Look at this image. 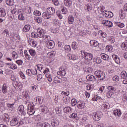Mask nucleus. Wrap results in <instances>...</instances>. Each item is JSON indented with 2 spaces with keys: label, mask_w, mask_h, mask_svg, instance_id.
<instances>
[{
  "label": "nucleus",
  "mask_w": 127,
  "mask_h": 127,
  "mask_svg": "<svg viewBox=\"0 0 127 127\" xmlns=\"http://www.w3.org/2000/svg\"><path fill=\"white\" fill-rule=\"evenodd\" d=\"M95 75H96V78H98V80L103 81L106 79V74L105 72L101 70H97L95 72Z\"/></svg>",
  "instance_id": "nucleus-1"
},
{
  "label": "nucleus",
  "mask_w": 127,
  "mask_h": 127,
  "mask_svg": "<svg viewBox=\"0 0 127 127\" xmlns=\"http://www.w3.org/2000/svg\"><path fill=\"white\" fill-rule=\"evenodd\" d=\"M31 36L34 37V38H37L38 37L41 38L44 36V32H43V30H38L37 32H33L31 34Z\"/></svg>",
  "instance_id": "nucleus-2"
},
{
  "label": "nucleus",
  "mask_w": 127,
  "mask_h": 127,
  "mask_svg": "<svg viewBox=\"0 0 127 127\" xmlns=\"http://www.w3.org/2000/svg\"><path fill=\"white\" fill-rule=\"evenodd\" d=\"M46 46L49 49H53L55 46V43L52 40H47L46 42Z\"/></svg>",
  "instance_id": "nucleus-3"
},
{
  "label": "nucleus",
  "mask_w": 127,
  "mask_h": 127,
  "mask_svg": "<svg viewBox=\"0 0 127 127\" xmlns=\"http://www.w3.org/2000/svg\"><path fill=\"white\" fill-rule=\"evenodd\" d=\"M84 54V59L87 60V61H91L93 60V54L92 53H88L87 52H83Z\"/></svg>",
  "instance_id": "nucleus-4"
},
{
  "label": "nucleus",
  "mask_w": 127,
  "mask_h": 127,
  "mask_svg": "<svg viewBox=\"0 0 127 127\" xmlns=\"http://www.w3.org/2000/svg\"><path fill=\"white\" fill-rule=\"evenodd\" d=\"M27 113L28 114V115H29V116L34 115V113H35L34 107L33 106H31L30 107H29L27 109Z\"/></svg>",
  "instance_id": "nucleus-5"
},
{
  "label": "nucleus",
  "mask_w": 127,
  "mask_h": 127,
  "mask_svg": "<svg viewBox=\"0 0 127 127\" xmlns=\"http://www.w3.org/2000/svg\"><path fill=\"white\" fill-rule=\"evenodd\" d=\"M103 14L104 16L108 17V18H112L114 16V13L110 11L104 10Z\"/></svg>",
  "instance_id": "nucleus-6"
},
{
  "label": "nucleus",
  "mask_w": 127,
  "mask_h": 127,
  "mask_svg": "<svg viewBox=\"0 0 127 127\" xmlns=\"http://www.w3.org/2000/svg\"><path fill=\"white\" fill-rule=\"evenodd\" d=\"M17 125H18V118H13L10 122V126L11 127H15Z\"/></svg>",
  "instance_id": "nucleus-7"
},
{
  "label": "nucleus",
  "mask_w": 127,
  "mask_h": 127,
  "mask_svg": "<svg viewBox=\"0 0 127 127\" xmlns=\"http://www.w3.org/2000/svg\"><path fill=\"white\" fill-rule=\"evenodd\" d=\"M102 24L103 25L108 26V27H112L113 26V23L111 22V21L107 20H103V21H102Z\"/></svg>",
  "instance_id": "nucleus-8"
},
{
  "label": "nucleus",
  "mask_w": 127,
  "mask_h": 127,
  "mask_svg": "<svg viewBox=\"0 0 127 127\" xmlns=\"http://www.w3.org/2000/svg\"><path fill=\"white\" fill-rule=\"evenodd\" d=\"M47 12L49 14L50 16L53 15L55 13V8L54 7H50L47 9Z\"/></svg>",
  "instance_id": "nucleus-9"
},
{
  "label": "nucleus",
  "mask_w": 127,
  "mask_h": 127,
  "mask_svg": "<svg viewBox=\"0 0 127 127\" xmlns=\"http://www.w3.org/2000/svg\"><path fill=\"white\" fill-rule=\"evenodd\" d=\"M18 111L20 112V114H22L23 116H25L26 115V112L24 110V106L23 105H20L18 107Z\"/></svg>",
  "instance_id": "nucleus-10"
},
{
  "label": "nucleus",
  "mask_w": 127,
  "mask_h": 127,
  "mask_svg": "<svg viewBox=\"0 0 127 127\" xmlns=\"http://www.w3.org/2000/svg\"><path fill=\"white\" fill-rule=\"evenodd\" d=\"M42 16L45 19H49L51 17V16L48 13V12H44L42 13Z\"/></svg>",
  "instance_id": "nucleus-11"
},
{
  "label": "nucleus",
  "mask_w": 127,
  "mask_h": 127,
  "mask_svg": "<svg viewBox=\"0 0 127 127\" xmlns=\"http://www.w3.org/2000/svg\"><path fill=\"white\" fill-rule=\"evenodd\" d=\"M31 27V26H30V25L29 24L25 25L22 29L23 32L24 33L28 32V31L30 30Z\"/></svg>",
  "instance_id": "nucleus-12"
},
{
  "label": "nucleus",
  "mask_w": 127,
  "mask_h": 127,
  "mask_svg": "<svg viewBox=\"0 0 127 127\" xmlns=\"http://www.w3.org/2000/svg\"><path fill=\"white\" fill-rule=\"evenodd\" d=\"M83 69L84 72H86L87 73H92L93 72V68L92 67H89V66H83Z\"/></svg>",
  "instance_id": "nucleus-13"
},
{
  "label": "nucleus",
  "mask_w": 127,
  "mask_h": 127,
  "mask_svg": "<svg viewBox=\"0 0 127 127\" xmlns=\"http://www.w3.org/2000/svg\"><path fill=\"white\" fill-rule=\"evenodd\" d=\"M112 58L114 59V60H115L117 64H120V63H121V60L120 59V58L118 56L116 55H113L112 56Z\"/></svg>",
  "instance_id": "nucleus-14"
},
{
  "label": "nucleus",
  "mask_w": 127,
  "mask_h": 127,
  "mask_svg": "<svg viewBox=\"0 0 127 127\" xmlns=\"http://www.w3.org/2000/svg\"><path fill=\"white\" fill-rule=\"evenodd\" d=\"M51 125H52V127H57L59 126V121H58L57 119H53L52 121Z\"/></svg>",
  "instance_id": "nucleus-15"
},
{
  "label": "nucleus",
  "mask_w": 127,
  "mask_h": 127,
  "mask_svg": "<svg viewBox=\"0 0 127 127\" xmlns=\"http://www.w3.org/2000/svg\"><path fill=\"white\" fill-rule=\"evenodd\" d=\"M70 119H74L76 121L79 120V117H78V114L76 113H73L69 116Z\"/></svg>",
  "instance_id": "nucleus-16"
},
{
  "label": "nucleus",
  "mask_w": 127,
  "mask_h": 127,
  "mask_svg": "<svg viewBox=\"0 0 127 127\" xmlns=\"http://www.w3.org/2000/svg\"><path fill=\"white\" fill-rule=\"evenodd\" d=\"M101 58L103 59V60H105L106 61H108V60L110 59V57L109 56V55L106 54H104V53L101 54Z\"/></svg>",
  "instance_id": "nucleus-17"
},
{
  "label": "nucleus",
  "mask_w": 127,
  "mask_h": 127,
  "mask_svg": "<svg viewBox=\"0 0 127 127\" xmlns=\"http://www.w3.org/2000/svg\"><path fill=\"white\" fill-rule=\"evenodd\" d=\"M90 43L92 47H97V46L99 45V43H98V42H96V41L94 40H91L90 41Z\"/></svg>",
  "instance_id": "nucleus-18"
},
{
  "label": "nucleus",
  "mask_w": 127,
  "mask_h": 127,
  "mask_svg": "<svg viewBox=\"0 0 127 127\" xmlns=\"http://www.w3.org/2000/svg\"><path fill=\"white\" fill-rule=\"evenodd\" d=\"M5 10L3 8H0V17H4L5 16Z\"/></svg>",
  "instance_id": "nucleus-19"
},
{
  "label": "nucleus",
  "mask_w": 127,
  "mask_h": 127,
  "mask_svg": "<svg viewBox=\"0 0 127 127\" xmlns=\"http://www.w3.org/2000/svg\"><path fill=\"white\" fill-rule=\"evenodd\" d=\"M86 78L87 79V81H93V80L94 81H97V78L93 75H87Z\"/></svg>",
  "instance_id": "nucleus-20"
},
{
  "label": "nucleus",
  "mask_w": 127,
  "mask_h": 127,
  "mask_svg": "<svg viewBox=\"0 0 127 127\" xmlns=\"http://www.w3.org/2000/svg\"><path fill=\"white\" fill-rule=\"evenodd\" d=\"M42 112L44 113V114H47L49 110H48V108L46 106H41Z\"/></svg>",
  "instance_id": "nucleus-21"
},
{
  "label": "nucleus",
  "mask_w": 127,
  "mask_h": 127,
  "mask_svg": "<svg viewBox=\"0 0 127 127\" xmlns=\"http://www.w3.org/2000/svg\"><path fill=\"white\" fill-rule=\"evenodd\" d=\"M64 3L65 5L68 7H70L72 5V1L71 0H64Z\"/></svg>",
  "instance_id": "nucleus-22"
},
{
  "label": "nucleus",
  "mask_w": 127,
  "mask_h": 127,
  "mask_svg": "<svg viewBox=\"0 0 127 127\" xmlns=\"http://www.w3.org/2000/svg\"><path fill=\"white\" fill-rule=\"evenodd\" d=\"M68 22L69 24L74 23V16L70 15L68 17Z\"/></svg>",
  "instance_id": "nucleus-23"
},
{
  "label": "nucleus",
  "mask_w": 127,
  "mask_h": 127,
  "mask_svg": "<svg viewBox=\"0 0 127 127\" xmlns=\"http://www.w3.org/2000/svg\"><path fill=\"white\" fill-rule=\"evenodd\" d=\"M13 106H14V103H13L12 104H10V103L7 104V108H8V110H9V111H11L14 110V107H13Z\"/></svg>",
  "instance_id": "nucleus-24"
},
{
  "label": "nucleus",
  "mask_w": 127,
  "mask_h": 127,
  "mask_svg": "<svg viewBox=\"0 0 127 127\" xmlns=\"http://www.w3.org/2000/svg\"><path fill=\"white\" fill-rule=\"evenodd\" d=\"M93 119L94 121H99L101 119V117L99 115H98V113H94L93 115Z\"/></svg>",
  "instance_id": "nucleus-25"
},
{
  "label": "nucleus",
  "mask_w": 127,
  "mask_h": 127,
  "mask_svg": "<svg viewBox=\"0 0 127 127\" xmlns=\"http://www.w3.org/2000/svg\"><path fill=\"white\" fill-rule=\"evenodd\" d=\"M2 92L3 94H6L7 93V86H6V84H4L2 85Z\"/></svg>",
  "instance_id": "nucleus-26"
},
{
  "label": "nucleus",
  "mask_w": 127,
  "mask_h": 127,
  "mask_svg": "<svg viewBox=\"0 0 127 127\" xmlns=\"http://www.w3.org/2000/svg\"><path fill=\"white\" fill-rule=\"evenodd\" d=\"M93 62L97 63V64H101L102 63V60L99 57H95L93 59Z\"/></svg>",
  "instance_id": "nucleus-27"
},
{
  "label": "nucleus",
  "mask_w": 127,
  "mask_h": 127,
  "mask_svg": "<svg viewBox=\"0 0 127 127\" xmlns=\"http://www.w3.org/2000/svg\"><path fill=\"white\" fill-rule=\"evenodd\" d=\"M77 106L80 109H84V107H85V104L79 101L77 103Z\"/></svg>",
  "instance_id": "nucleus-28"
},
{
  "label": "nucleus",
  "mask_w": 127,
  "mask_h": 127,
  "mask_svg": "<svg viewBox=\"0 0 127 127\" xmlns=\"http://www.w3.org/2000/svg\"><path fill=\"white\" fill-rule=\"evenodd\" d=\"M64 51L65 52H66L67 53L70 52L71 51V47L69 45H66L64 47Z\"/></svg>",
  "instance_id": "nucleus-29"
},
{
  "label": "nucleus",
  "mask_w": 127,
  "mask_h": 127,
  "mask_svg": "<svg viewBox=\"0 0 127 127\" xmlns=\"http://www.w3.org/2000/svg\"><path fill=\"white\" fill-rule=\"evenodd\" d=\"M29 52L31 56H32L33 57H34V56H35V55H36V52H35V50H34L32 49H30L29 50Z\"/></svg>",
  "instance_id": "nucleus-30"
},
{
  "label": "nucleus",
  "mask_w": 127,
  "mask_h": 127,
  "mask_svg": "<svg viewBox=\"0 0 127 127\" xmlns=\"http://www.w3.org/2000/svg\"><path fill=\"white\" fill-rule=\"evenodd\" d=\"M6 3L7 5H13L14 4V1L13 0H6Z\"/></svg>",
  "instance_id": "nucleus-31"
},
{
  "label": "nucleus",
  "mask_w": 127,
  "mask_h": 127,
  "mask_svg": "<svg viewBox=\"0 0 127 127\" xmlns=\"http://www.w3.org/2000/svg\"><path fill=\"white\" fill-rule=\"evenodd\" d=\"M72 48L73 50H76L78 48V43L76 42H73L72 43Z\"/></svg>",
  "instance_id": "nucleus-32"
},
{
  "label": "nucleus",
  "mask_w": 127,
  "mask_h": 127,
  "mask_svg": "<svg viewBox=\"0 0 127 127\" xmlns=\"http://www.w3.org/2000/svg\"><path fill=\"white\" fill-rule=\"evenodd\" d=\"M35 20L38 23H42V21H43V18L41 17H37Z\"/></svg>",
  "instance_id": "nucleus-33"
},
{
  "label": "nucleus",
  "mask_w": 127,
  "mask_h": 127,
  "mask_svg": "<svg viewBox=\"0 0 127 127\" xmlns=\"http://www.w3.org/2000/svg\"><path fill=\"white\" fill-rule=\"evenodd\" d=\"M18 18L19 20H24V19H25V17L22 13L19 14Z\"/></svg>",
  "instance_id": "nucleus-34"
},
{
  "label": "nucleus",
  "mask_w": 127,
  "mask_h": 127,
  "mask_svg": "<svg viewBox=\"0 0 127 127\" xmlns=\"http://www.w3.org/2000/svg\"><path fill=\"white\" fill-rule=\"evenodd\" d=\"M85 8L88 11H90V10H92V5L91 4H87L85 6Z\"/></svg>",
  "instance_id": "nucleus-35"
},
{
  "label": "nucleus",
  "mask_w": 127,
  "mask_h": 127,
  "mask_svg": "<svg viewBox=\"0 0 127 127\" xmlns=\"http://www.w3.org/2000/svg\"><path fill=\"white\" fill-rule=\"evenodd\" d=\"M121 77L123 79H126L127 77V72H126V71H123L121 73Z\"/></svg>",
  "instance_id": "nucleus-36"
},
{
  "label": "nucleus",
  "mask_w": 127,
  "mask_h": 127,
  "mask_svg": "<svg viewBox=\"0 0 127 127\" xmlns=\"http://www.w3.org/2000/svg\"><path fill=\"white\" fill-rule=\"evenodd\" d=\"M57 74L58 75H60V76H65L66 75V71L65 70L59 71Z\"/></svg>",
  "instance_id": "nucleus-37"
},
{
  "label": "nucleus",
  "mask_w": 127,
  "mask_h": 127,
  "mask_svg": "<svg viewBox=\"0 0 127 127\" xmlns=\"http://www.w3.org/2000/svg\"><path fill=\"white\" fill-rule=\"evenodd\" d=\"M115 23L118 26H119V27H120L121 28H123V27H125V24L123 23L116 22Z\"/></svg>",
  "instance_id": "nucleus-38"
},
{
  "label": "nucleus",
  "mask_w": 127,
  "mask_h": 127,
  "mask_svg": "<svg viewBox=\"0 0 127 127\" xmlns=\"http://www.w3.org/2000/svg\"><path fill=\"white\" fill-rule=\"evenodd\" d=\"M24 97L25 99H26L27 101H29V100H30V95L29 93L26 92L24 94Z\"/></svg>",
  "instance_id": "nucleus-39"
},
{
  "label": "nucleus",
  "mask_w": 127,
  "mask_h": 127,
  "mask_svg": "<svg viewBox=\"0 0 127 127\" xmlns=\"http://www.w3.org/2000/svg\"><path fill=\"white\" fill-rule=\"evenodd\" d=\"M26 73L27 75H28V76H32V69H27L26 71Z\"/></svg>",
  "instance_id": "nucleus-40"
},
{
  "label": "nucleus",
  "mask_w": 127,
  "mask_h": 127,
  "mask_svg": "<svg viewBox=\"0 0 127 127\" xmlns=\"http://www.w3.org/2000/svg\"><path fill=\"white\" fill-rule=\"evenodd\" d=\"M121 47L123 48L124 50L127 51V43H123L121 45Z\"/></svg>",
  "instance_id": "nucleus-41"
},
{
  "label": "nucleus",
  "mask_w": 127,
  "mask_h": 127,
  "mask_svg": "<svg viewBox=\"0 0 127 127\" xmlns=\"http://www.w3.org/2000/svg\"><path fill=\"white\" fill-rule=\"evenodd\" d=\"M106 50L109 51V52H111V51L113 50V47H112L111 45H108L106 46Z\"/></svg>",
  "instance_id": "nucleus-42"
},
{
  "label": "nucleus",
  "mask_w": 127,
  "mask_h": 127,
  "mask_svg": "<svg viewBox=\"0 0 127 127\" xmlns=\"http://www.w3.org/2000/svg\"><path fill=\"white\" fill-rule=\"evenodd\" d=\"M62 12H63V14H66L68 12V9L66 7H63L62 9Z\"/></svg>",
  "instance_id": "nucleus-43"
},
{
  "label": "nucleus",
  "mask_w": 127,
  "mask_h": 127,
  "mask_svg": "<svg viewBox=\"0 0 127 127\" xmlns=\"http://www.w3.org/2000/svg\"><path fill=\"white\" fill-rule=\"evenodd\" d=\"M2 33L4 34V35H5V36H6V37H8L9 36V34L8 33V30H7V29H5L3 31Z\"/></svg>",
  "instance_id": "nucleus-44"
},
{
  "label": "nucleus",
  "mask_w": 127,
  "mask_h": 127,
  "mask_svg": "<svg viewBox=\"0 0 127 127\" xmlns=\"http://www.w3.org/2000/svg\"><path fill=\"white\" fill-rule=\"evenodd\" d=\"M77 104V100L75 99H72L71 100V106L73 107H75L76 105Z\"/></svg>",
  "instance_id": "nucleus-45"
},
{
  "label": "nucleus",
  "mask_w": 127,
  "mask_h": 127,
  "mask_svg": "<svg viewBox=\"0 0 127 127\" xmlns=\"http://www.w3.org/2000/svg\"><path fill=\"white\" fill-rule=\"evenodd\" d=\"M113 80L115 82H119L120 81V77L118 75H115L113 77Z\"/></svg>",
  "instance_id": "nucleus-46"
},
{
  "label": "nucleus",
  "mask_w": 127,
  "mask_h": 127,
  "mask_svg": "<svg viewBox=\"0 0 127 127\" xmlns=\"http://www.w3.org/2000/svg\"><path fill=\"white\" fill-rule=\"evenodd\" d=\"M113 95H114V92L109 91L107 93V97L110 98Z\"/></svg>",
  "instance_id": "nucleus-47"
},
{
  "label": "nucleus",
  "mask_w": 127,
  "mask_h": 127,
  "mask_svg": "<svg viewBox=\"0 0 127 127\" xmlns=\"http://www.w3.org/2000/svg\"><path fill=\"white\" fill-rule=\"evenodd\" d=\"M34 15H36V16H39L41 15V12L38 10H36L34 11Z\"/></svg>",
  "instance_id": "nucleus-48"
},
{
  "label": "nucleus",
  "mask_w": 127,
  "mask_h": 127,
  "mask_svg": "<svg viewBox=\"0 0 127 127\" xmlns=\"http://www.w3.org/2000/svg\"><path fill=\"white\" fill-rule=\"evenodd\" d=\"M109 41L111 42V43H115V38L113 36L109 37L108 39Z\"/></svg>",
  "instance_id": "nucleus-49"
},
{
  "label": "nucleus",
  "mask_w": 127,
  "mask_h": 127,
  "mask_svg": "<svg viewBox=\"0 0 127 127\" xmlns=\"http://www.w3.org/2000/svg\"><path fill=\"white\" fill-rule=\"evenodd\" d=\"M32 75H34L35 76L37 75V69L36 68L32 69Z\"/></svg>",
  "instance_id": "nucleus-50"
},
{
  "label": "nucleus",
  "mask_w": 127,
  "mask_h": 127,
  "mask_svg": "<svg viewBox=\"0 0 127 127\" xmlns=\"http://www.w3.org/2000/svg\"><path fill=\"white\" fill-rule=\"evenodd\" d=\"M42 126L44 127H51V125L47 122L42 123Z\"/></svg>",
  "instance_id": "nucleus-51"
},
{
  "label": "nucleus",
  "mask_w": 127,
  "mask_h": 127,
  "mask_svg": "<svg viewBox=\"0 0 127 127\" xmlns=\"http://www.w3.org/2000/svg\"><path fill=\"white\" fill-rule=\"evenodd\" d=\"M51 31L53 33H58V32H59L58 28H55L54 29H53L51 30Z\"/></svg>",
  "instance_id": "nucleus-52"
},
{
  "label": "nucleus",
  "mask_w": 127,
  "mask_h": 127,
  "mask_svg": "<svg viewBox=\"0 0 127 127\" xmlns=\"http://www.w3.org/2000/svg\"><path fill=\"white\" fill-rule=\"evenodd\" d=\"M108 89L110 91H112V92H115L116 91V88L113 86H109Z\"/></svg>",
  "instance_id": "nucleus-53"
},
{
  "label": "nucleus",
  "mask_w": 127,
  "mask_h": 127,
  "mask_svg": "<svg viewBox=\"0 0 127 127\" xmlns=\"http://www.w3.org/2000/svg\"><path fill=\"white\" fill-rule=\"evenodd\" d=\"M56 13H57V15H58V17H59V18L60 19H62L63 16H62V15H61V14L60 13V11H57L56 12Z\"/></svg>",
  "instance_id": "nucleus-54"
},
{
  "label": "nucleus",
  "mask_w": 127,
  "mask_h": 127,
  "mask_svg": "<svg viewBox=\"0 0 127 127\" xmlns=\"http://www.w3.org/2000/svg\"><path fill=\"white\" fill-rule=\"evenodd\" d=\"M16 63H17V64H18V65H22V63H23V61H22V60H18L16 61Z\"/></svg>",
  "instance_id": "nucleus-55"
},
{
  "label": "nucleus",
  "mask_w": 127,
  "mask_h": 127,
  "mask_svg": "<svg viewBox=\"0 0 127 127\" xmlns=\"http://www.w3.org/2000/svg\"><path fill=\"white\" fill-rule=\"evenodd\" d=\"M64 104H68V103H70V99L69 98H66L64 100Z\"/></svg>",
  "instance_id": "nucleus-56"
},
{
  "label": "nucleus",
  "mask_w": 127,
  "mask_h": 127,
  "mask_svg": "<svg viewBox=\"0 0 127 127\" xmlns=\"http://www.w3.org/2000/svg\"><path fill=\"white\" fill-rule=\"evenodd\" d=\"M58 77H55L54 82L55 84H58V83H61V81L58 79H57Z\"/></svg>",
  "instance_id": "nucleus-57"
},
{
  "label": "nucleus",
  "mask_w": 127,
  "mask_h": 127,
  "mask_svg": "<svg viewBox=\"0 0 127 127\" xmlns=\"http://www.w3.org/2000/svg\"><path fill=\"white\" fill-rule=\"evenodd\" d=\"M120 16L121 17V18H122L123 19H124V18H126V14L125 13H123L121 12V13H120Z\"/></svg>",
  "instance_id": "nucleus-58"
},
{
  "label": "nucleus",
  "mask_w": 127,
  "mask_h": 127,
  "mask_svg": "<svg viewBox=\"0 0 127 127\" xmlns=\"http://www.w3.org/2000/svg\"><path fill=\"white\" fill-rule=\"evenodd\" d=\"M18 88H19V90H20V91H21L23 88V85L21 83H19L18 84Z\"/></svg>",
  "instance_id": "nucleus-59"
},
{
  "label": "nucleus",
  "mask_w": 127,
  "mask_h": 127,
  "mask_svg": "<svg viewBox=\"0 0 127 127\" xmlns=\"http://www.w3.org/2000/svg\"><path fill=\"white\" fill-rule=\"evenodd\" d=\"M32 47H36L37 45V42L36 41H34V42L30 45Z\"/></svg>",
  "instance_id": "nucleus-60"
},
{
  "label": "nucleus",
  "mask_w": 127,
  "mask_h": 127,
  "mask_svg": "<svg viewBox=\"0 0 127 127\" xmlns=\"http://www.w3.org/2000/svg\"><path fill=\"white\" fill-rule=\"evenodd\" d=\"M42 79V74H39L37 76V80L40 81Z\"/></svg>",
  "instance_id": "nucleus-61"
},
{
  "label": "nucleus",
  "mask_w": 127,
  "mask_h": 127,
  "mask_svg": "<svg viewBox=\"0 0 127 127\" xmlns=\"http://www.w3.org/2000/svg\"><path fill=\"white\" fill-rule=\"evenodd\" d=\"M12 54L13 58H17V54L15 52H12Z\"/></svg>",
  "instance_id": "nucleus-62"
},
{
  "label": "nucleus",
  "mask_w": 127,
  "mask_h": 127,
  "mask_svg": "<svg viewBox=\"0 0 127 127\" xmlns=\"http://www.w3.org/2000/svg\"><path fill=\"white\" fill-rule=\"evenodd\" d=\"M52 1L55 5H58V4H59V1H58V0H52Z\"/></svg>",
  "instance_id": "nucleus-63"
},
{
  "label": "nucleus",
  "mask_w": 127,
  "mask_h": 127,
  "mask_svg": "<svg viewBox=\"0 0 127 127\" xmlns=\"http://www.w3.org/2000/svg\"><path fill=\"white\" fill-rule=\"evenodd\" d=\"M19 74H20V77L22 78V79H25V75H24L23 72H22V71H20Z\"/></svg>",
  "instance_id": "nucleus-64"
}]
</instances>
